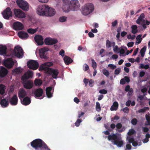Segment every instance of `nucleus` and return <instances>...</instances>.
<instances>
[{"mask_svg": "<svg viewBox=\"0 0 150 150\" xmlns=\"http://www.w3.org/2000/svg\"><path fill=\"white\" fill-rule=\"evenodd\" d=\"M119 51L120 54V56H122L123 55H122V54H124L125 52L124 49L123 48L120 49Z\"/></svg>", "mask_w": 150, "mask_h": 150, "instance_id": "6e6d98bb", "label": "nucleus"}, {"mask_svg": "<svg viewBox=\"0 0 150 150\" xmlns=\"http://www.w3.org/2000/svg\"><path fill=\"white\" fill-rule=\"evenodd\" d=\"M8 73V71L6 68L3 67L0 71V77H3L5 76Z\"/></svg>", "mask_w": 150, "mask_h": 150, "instance_id": "bb28decb", "label": "nucleus"}, {"mask_svg": "<svg viewBox=\"0 0 150 150\" xmlns=\"http://www.w3.org/2000/svg\"><path fill=\"white\" fill-rule=\"evenodd\" d=\"M13 54L18 58H21L23 56V51L22 48L19 45L16 46L14 49Z\"/></svg>", "mask_w": 150, "mask_h": 150, "instance_id": "20e7f679", "label": "nucleus"}, {"mask_svg": "<svg viewBox=\"0 0 150 150\" xmlns=\"http://www.w3.org/2000/svg\"><path fill=\"white\" fill-rule=\"evenodd\" d=\"M99 92L100 93L105 94L107 93L108 92L106 90L103 89L100 90L99 91Z\"/></svg>", "mask_w": 150, "mask_h": 150, "instance_id": "4d7b16f0", "label": "nucleus"}, {"mask_svg": "<svg viewBox=\"0 0 150 150\" xmlns=\"http://www.w3.org/2000/svg\"><path fill=\"white\" fill-rule=\"evenodd\" d=\"M134 132V130L133 129H130L128 132V134L129 135H133Z\"/></svg>", "mask_w": 150, "mask_h": 150, "instance_id": "5fc2aeb1", "label": "nucleus"}, {"mask_svg": "<svg viewBox=\"0 0 150 150\" xmlns=\"http://www.w3.org/2000/svg\"><path fill=\"white\" fill-rule=\"evenodd\" d=\"M121 71V69L120 68H118L115 71L114 74H115L117 75L119 74Z\"/></svg>", "mask_w": 150, "mask_h": 150, "instance_id": "603ef678", "label": "nucleus"}, {"mask_svg": "<svg viewBox=\"0 0 150 150\" xmlns=\"http://www.w3.org/2000/svg\"><path fill=\"white\" fill-rule=\"evenodd\" d=\"M91 61H92V67H93V69H94V70H96L97 66V65L96 62L93 59H91Z\"/></svg>", "mask_w": 150, "mask_h": 150, "instance_id": "c9c22d12", "label": "nucleus"}, {"mask_svg": "<svg viewBox=\"0 0 150 150\" xmlns=\"http://www.w3.org/2000/svg\"><path fill=\"white\" fill-rule=\"evenodd\" d=\"M39 64L38 62L34 60L29 61V68L33 70L37 69L38 67Z\"/></svg>", "mask_w": 150, "mask_h": 150, "instance_id": "4468645a", "label": "nucleus"}, {"mask_svg": "<svg viewBox=\"0 0 150 150\" xmlns=\"http://www.w3.org/2000/svg\"><path fill=\"white\" fill-rule=\"evenodd\" d=\"M43 64L45 67H49L52 66L53 65V63L52 62H45Z\"/></svg>", "mask_w": 150, "mask_h": 150, "instance_id": "4c0bfd02", "label": "nucleus"}, {"mask_svg": "<svg viewBox=\"0 0 150 150\" xmlns=\"http://www.w3.org/2000/svg\"><path fill=\"white\" fill-rule=\"evenodd\" d=\"M104 134L106 135H108V139L109 141L113 140L114 144L116 145L119 147H122L123 144V141L122 140L120 136H118L115 134H113L110 135L109 131L107 130L104 132Z\"/></svg>", "mask_w": 150, "mask_h": 150, "instance_id": "f257e3e1", "label": "nucleus"}, {"mask_svg": "<svg viewBox=\"0 0 150 150\" xmlns=\"http://www.w3.org/2000/svg\"><path fill=\"white\" fill-rule=\"evenodd\" d=\"M146 46H144L140 50V53L142 57H143L144 56L145 54V52L146 50Z\"/></svg>", "mask_w": 150, "mask_h": 150, "instance_id": "f704fd0d", "label": "nucleus"}, {"mask_svg": "<svg viewBox=\"0 0 150 150\" xmlns=\"http://www.w3.org/2000/svg\"><path fill=\"white\" fill-rule=\"evenodd\" d=\"M47 5H39L37 10V13L40 16H45Z\"/></svg>", "mask_w": 150, "mask_h": 150, "instance_id": "39448f33", "label": "nucleus"}, {"mask_svg": "<svg viewBox=\"0 0 150 150\" xmlns=\"http://www.w3.org/2000/svg\"><path fill=\"white\" fill-rule=\"evenodd\" d=\"M16 3L20 8L24 11L28 10V4L27 2L23 0H17Z\"/></svg>", "mask_w": 150, "mask_h": 150, "instance_id": "423d86ee", "label": "nucleus"}, {"mask_svg": "<svg viewBox=\"0 0 150 150\" xmlns=\"http://www.w3.org/2000/svg\"><path fill=\"white\" fill-rule=\"evenodd\" d=\"M21 79L24 88L28 89V71L22 76Z\"/></svg>", "mask_w": 150, "mask_h": 150, "instance_id": "1a4fd4ad", "label": "nucleus"}, {"mask_svg": "<svg viewBox=\"0 0 150 150\" xmlns=\"http://www.w3.org/2000/svg\"><path fill=\"white\" fill-rule=\"evenodd\" d=\"M103 73L107 77H108L110 74L109 72L106 69H105L103 71Z\"/></svg>", "mask_w": 150, "mask_h": 150, "instance_id": "8fccbe9b", "label": "nucleus"}, {"mask_svg": "<svg viewBox=\"0 0 150 150\" xmlns=\"http://www.w3.org/2000/svg\"><path fill=\"white\" fill-rule=\"evenodd\" d=\"M18 35L20 38L22 39L27 38L28 37V34L26 32L22 31L18 32Z\"/></svg>", "mask_w": 150, "mask_h": 150, "instance_id": "5701e85b", "label": "nucleus"}, {"mask_svg": "<svg viewBox=\"0 0 150 150\" xmlns=\"http://www.w3.org/2000/svg\"><path fill=\"white\" fill-rule=\"evenodd\" d=\"M5 86L3 84H0V93L1 94H3L5 93Z\"/></svg>", "mask_w": 150, "mask_h": 150, "instance_id": "72a5a7b5", "label": "nucleus"}, {"mask_svg": "<svg viewBox=\"0 0 150 150\" xmlns=\"http://www.w3.org/2000/svg\"><path fill=\"white\" fill-rule=\"evenodd\" d=\"M21 103L23 105H28V96H26L24 98L23 100L21 99Z\"/></svg>", "mask_w": 150, "mask_h": 150, "instance_id": "c756f323", "label": "nucleus"}, {"mask_svg": "<svg viewBox=\"0 0 150 150\" xmlns=\"http://www.w3.org/2000/svg\"><path fill=\"white\" fill-rule=\"evenodd\" d=\"M127 139L128 140L129 142L130 143H132L134 141V139L133 137H127Z\"/></svg>", "mask_w": 150, "mask_h": 150, "instance_id": "a18cd8bd", "label": "nucleus"}, {"mask_svg": "<svg viewBox=\"0 0 150 150\" xmlns=\"http://www.w3.org/2000/svg\"><path fill=\"white\" fill-rule=\"evenodd\" d=\"M59 53V54L63 57L64 55V51L63 50H61L60 51Z\"/></svg>", "mask_w": 150, "mask_h": 150, "instance_id": "338daca9", "label": "nucleus"}, {"mask_svg": "<svg viewBox=\"0 0 150 150\" xmlns=\"http://www.w3.org/2000/svg\"><path fill=\"white\" fill-rule=\"evenodd\" d=\"M137 122L138 121L137 119L134 118L132 120L131 123L133 125H135L137 124Z\"/></svg>", "mask_w": 150, "mask_h": 150, "instance_id": "3c124183", "label": "nucleus"}, {"mask_svg": "<svg viewBox=\"0 0 150 150\" xmlns=\"http://www.w3.org/2000/svg\"><path fill=\"white\" fill-rule=\"evenodd\" d=\"M18 94V96L20 99L22 98H23L27 95L26 92L23 88L20 89Z\"/></svg>", "mask_w": 150, "mask_h": 150, "instance_id": "412c9836", "label": "nucleus"}, {"mask_svg": "<svg viewBox=\"0 0 150 150\" xmlns=\"http://www.w3.org/2000/svg\"><path fill=\"white\" fill-rule=\"evenodd\" d=\"M111 42L109 40H107L106 41V45L107 48H109L111 47Z\"/></svg>", "mask_w": 150, "mask_h": 150, "instance_id": "37998d69", "label": "nucleus"}, {"mask_svg": "<svg viewBox=\"0 0 150 150\" xmlns=\"http://www.w3.org/2000/svg\"><path fill=\"white\" fill-rule=\"evenodd\" d=\"M7 47L5 45H0V55L5 54L6 53Z\"/></svg>", "mask_w": 150, "mask_h": 150, "instance_id": "b1692460", "label": "nucleus"}, {"mask_svg": "<svg viewBox=\"0 0 150 150\" xmlns=\"http://www.w3.org/2000/svg\"><path fill=\"white\" fill-rule=\"evenodd\" d=\"M42 83V80L36 79L34 81V83L36 86H40Z\"/></svg>", "mask_w": 150, "mask_h": 150, "instance_id": "2f4dec72", "label": "nucleus"}, {"mask_svg": "<svg viewBox=\"0 0 150 150\" xmlns=\"http://www.w3.org/2000/svg\"><path fill=\"white\" fill-rule=\"evenodd\" d=\"M34 39L35 42L37 43L38 45H42L43 43L42 37L40 35H37L35 36Z\"/></svg>", "mask_w": 150, "mask_h": 150, "instance_id": "6ab92c4d", "label": "nucleus"}, {"mask_svg": "<svg viewBox=\"0 0 150 150\" xmlns=\"http://www.w3.org/2000/svg\"><path fill=\"white\" fill-rule=\"evenodd\" d=\"M18 98L16 95H14L9 100V102L12 105H16L18 103Z\"/></svg>", "mask_w": 150, "mask_h": 150, "instance_id": "aec40b11", "label": "nucleus"}, {"mask_svg": "<svg viewBox=\"0 0 150 150\" xmlns=\"http://www.w3.org/2000/svg\"><path fill=\"white\" fill-rule=\"evenodd\" d=\"M108 67H110L112 69H114L116 67V66L115 65L112 64H108Z\"/></svg>", "mask_w": 150, "mask_h": 150, "instance_id": "864d4df0", "label": "nucleus"}, {"mask_svg": "<svg viewBox=\"0 0 150 150\" xmlns=\"http://www.w3.org/2000/svg\"><path fill=\"white\" fill-rule=\"evenodd\" d=\"M144 18V13H142L140 16L138 17V19L136 21V23L138 24H140L141 22L143 21V22L145 21V20H143Z\"/></svg>", "mask_w": 150, "mask_h": 150, "instance_id": "cd10ccee", "label": "nucleus"}, {"mask_svg": "<svg viewBox=\"0 0 150 150\" xmlns=\"http://www.w3.org/2000/svg\"><path fill=\"white\" fill-rule=\"evenodd\" d=\"M43 93V90L40 88L36 89L34 92V94L36 98L42 96Z\"/></svg>", "mask_w": 150, "mask_h": 150, "instance_id": "4be33fe9", "label": "nucleus"}, {"mask_svg": "<svg viewBox=\"0 0 150 150\" xmlns=\"http://www.w3.org/2000/svg\"><path fill=\"white\" fill-rule=\"evenodd\" d=\"M64 60L65 63L66 65H68L72 63L73 60L71 58L67 56H65L64 58Z\"/></svg>", "mask_w": 150, "mask_h": 150, "instance_id": "a878e982", "label": "nucleus"}, {"mask_svg": "<svg viewBox=\"0 0 150 150\" xmlns=\"http://www.w3.org/2000/svg\"><path fill=\"white\" fill-rule=\"evenodd\" d=\"M71 10L72 11H76L80 7V4L78 0H72L70 3Z\"/></svg>", "mask_w": 150, "mask_h": 150, "instance_id": "6e6552de", "label": "nucleus"}, {"mask_svg": "<svg viewBox=\"0 0 150 150\" xmlns=\"http://www.w3.org/2000/svg\"><path fill=\"white\" fill-rule=\"evenodd\" d=\"M47 74L51 75L53 78L57 79L59 74V71L57 69L49 68L47 69Z\"/></svg>", "mask_w": 150, "mask_h": 150, "instance_id": "0eeeda50", "label": "nucleus"}, {"mask_svg": "<svg viewBox=\"0 0 150 150\" xmlns=\"http://www.w3.org/2000/svg\"><path fill=\"white\" fill-rule=\"evenodd\" d=\"M14 62L12 58H8L4 62V65L7 68L10 69L13 67Z\"/></svg>", "mask_w": 150, "mask_h": 150, "instance_id": "ddd939ff", "label": "nucleus"}, {"mask_svg": "<svg viewBox=\"0 0 150 150\" xmlns=\"http://www.w3.org/2000/svg\"><path fill=\"white\" fill-rule=\"evenodd\" d=\"M118 22L117 20H115L114 22H112V24L113 27L115 26L117 24Z\"/></svg>", "mask_w": 150, "mask_h": 150, "instance_id": "e2e57ef3", "label": "nucleus"}, {"mask_svg": "<svg viewBox=\"0 0 150 150\" xmlns=\"http://www.w3.org/2000/svg\"><path fill=\"white\" fill-rule=\"evenodd\" d=\"M56 13L55 9L49 7L47 5V7L45 16H52L54 15Z\"/></svg>", "mask_w": 150, "mask_h": 150, "instance_id": "f3484780", "label": "nucleus"}, {"mask_svg": "<svg viewBox=\"0 0 150 150\" xmlns=\"http://www.w3.org/2000/svg\"><path fill=\"white\" fill-rule=\"evenodd\" d=\"M37 31L36 29H34L32 28L29 29V33L33 34L35 33Z\"/></svg>", "mask_w": 150, "mask_h": 150, "instance_id": "09e8293b", "label": "nucleus"}, {"mask_svg": "<svg viewBox=\"0 0 150 150\" xmlns=\"http://www.w3.org/2000/svg\"><path fill=\"white\" fill-rule=\"evenodd\" d=\"M13 12L15 16L18 18H23L25 17V13L19 9L14 8Z\"/></svg>", "mask_w": 150, "mask_h": 150, "instance_id": "9d476101", "label": "nucleus"}, {"mask_svg": "<svg viewBox=\"0 0 150 150\" xmlns=\"http://www.w3.org/2000/svg\"><path fill=\"white\" fill-rule=\"evenodd\" d=\"M12 72L16 73H21L22 72V71L20 69V67H18L13 69L12 71Z\"/></svg>", "mask_w": 150, "mask_h": 150, "instance_id": "79ce46f5", "label": "nucleus"}, {"mask_svg": "<svg viewBox=\"0 0 150 150\" xmlns=\"http://www.w3.org/2000/svg\"><path fill=\"white\" fill-rule=\"evenodd\" d=\"M125 79V82L129 83L130 81V79L127 76H125L124 78Z\"/></svg>", "mask_w": 150, "mask_h": 150, "instance_id": "774afa93", "label": "nucleus"}, {"mask_svg": "<svg viewBox=\"0 0 150 150\" xmlns=\"http://www.w3.org/2000/svg\"><path fill=\"white\" fill-rule=\"evenodd\" d=\"M96 110L98 112H99L101 110V107L100 103L97 102L96 103Z\"/></svg>", "mask_w": 150, "mask_h": 150, "instance_id": "e433bc0d", "label": "nucleus"}, {"mask_svg": "<svg viewBox=\"0 0 150 150\" xmlns=\"http://www.w3.org/2000/svg\"><path fill=\"white\" fill-rule=\"evenodd\" d=\"M131 28L132 29L131 31L132 33L135 34L137 32V25H133L131 26Z\"/></svg>", "mask_w": 150, "mask_h": 150, "instance_id": "7c9ffc66", "label": "nucleus"}, {"mask_svg": "<svg viewBox=\"0 0 150 150\" xmlns=\"http://www.w3.org/2000/svg\"><path fill=\"white\" fill-rule=\"evenodd\" d=\"M33 74V71L29 70V79L32 77Z\"/></svg>", "mask_w": 150, "mask_h": 150, "instance_id": "680f3d73", "label": "nucleus"}, {"mask_svg": "<svg viewBox=\"0 0 150 150\" xmlns=\"http://www.w3.org/2000/svg\"><path fill=\"white\" fill-rule=\"evenodd\" d=\"M120 48H119L117 46H115L113 48V51L115 52H117L118 50H120Z\"/></svg>", "mask_w": 150, "mask_h": 150, "instance_id": "69168bd1", "label": "nucleus"}, {"mask_svg": "<svg viewBox=\"0 0 150 150\" xmlns=\"http://www.w3.org/2000/svg\"><path fill=\"white\" fill-rule=\"evenodd\" d=\"M30 144L31 146L36 150L44 148L45 149H47L48 150H50L46 144L42 140L39 139L34 140L31 142Z\"/></svg>", "mask_w": 150, "mask_h": 150, "instance_id": "f03ea898", "label": "nucleus"}, {"mask_svg": "<svg viewBox=\"0 0 150 150\" xmlns=\"http://www.w3.org/2000/svg\"><path fill=\"white\" fill-rule=\"evenodd\" d=\"M148 107H144L143 108L139 110L138 111V112L140 113L141 112H144L148 109Z\"/></svg>", "mask_w": 150, "mask_h": 150, "instance_id": "c03bdc74", "label": "nucleus"}, {"mask_svg": "<svg viewBox=\"0 0 150 150\" xmlns=\"http://www.w3.org/2000/svg\"><path fill=\"white\" fill-rule=\"evenodd\" d=\"M12 27L15 30H18L23 29L24 28V26L21 23L16 21L13 23Z\"/></svg>", "mask_w": 150, "mask_h": 150, "instance_id": "2eb2a0df", "label": "nucleus"}, {"mask_svg": "<svg viewBox=\"0 0 150 150\" xmlns=\"http://www.w3.org/2000/svg\"><path fill=\"white\" fill-rule=\"evenodd\" d=\"M48 68H49V67H45L43 64L40 66L39 68V70L40 71L44 70L45 71V73L47 74V72L46 71L47 70V69Z\"/></svg>", "mask_w": 150, "mask_h": 150, "instance_id": "473e14b6", "label": "nucleus"}, {"mask_svg": "<svg viewBox=\"0 0 150 150\" xmlns=\"http://www.w3.org/2000/svg\"><path fill=\"white\" fill-rule=\"evenodd\" d=\"M142 35H139L137 36L136 39L137 42H136V44L137 43V44L140 43L142 41V38H141Z\"/></svg>", "mask_w": 150, "mask_h": 150, "instance_id": "58836bf2", "label": "nucleus"}, {"mask_svg": "<svg viewBox=\"0 0 150 150\" xmlns=\"http://www.w3.org/2000/svg\"><path fill=\"white\" fill-rule=\"evenodd\" d=\"M0 103L1 106L3 108L6 107L9 104L8 101L6 98H4L2 99L0 101Z\"/></svg>", "mask_w": 150, "mask_h": 150, "instance_id": "393cba45", "label": "nucleus"}, {"mask_svg": "<svg viewBox=\"0 0 150 150\" xmlns=\"http://www.w3.org/2000/svg\"><path fill=\"white\" fill-rule=\"evenodd\" d=\"M118 105L119 104L117 102H114L110 108V110L111 111L116 110L118 108Z\"/></svg>", "mask_w": 150, "mask_h": 150, "instance_id": "c85d7f7f", "label": "nucleus"}, {"mask_svg": "<svg viewBox=\"0 0 150 150\" xmlns=\"http://www.w3.org/2000/svg\"><path fill=\"white\" fill-rule=\"evenodd\" d=\"M122 124L120 123H118L116 125V127L118 129H120L122 127Z\"/></svg>", "mask_w": 150, "mask_h": 150, "instance_id": "bf43d9fd", "label": "nucleus"}, {"mask_svg": "<svg viewBox=\"0 0 150 150\" xmlns=\"http://www.w3.org/2000/svg\"><path fill=\"white\" fill-rule=\"evenodd\" d=\"M67 20V17L65 16H62L59 18V21L62 22H63Z\"/></svg>", "mask_w": 150, "mask_h": 150, "instance_id": "49530a36", "label": "nucleus"}, {"mask_svg": "<svg viewBox=\"0 0 150 150\" xmlns=\"http://www.w3.org/2000/svg\"><path fill=\"white\" fill-rule=\"evenodd\" d=\"M81 122L82 120L81 119H77L76 122L75 123V125L76 127H79L80 125V123Z\"/></svg>", "mask_w": 150, "mask_h": 150, "instance_id": "de8ad7c7", "label": "nucleus"}, {"mask_svg": "<svg viewBox=\"0 0 150 150\" xmlns=\"http://www.w3.org/2000/svg\"><path fill=\"white\" fill-rule=\"evenodd\" d=\"M68 0H65L63 1L62 8L63 11L66 12H69L71 9Z\"/></svg>", "mask_w": 150, "mask_h": 150, "instance_id": "dca6fc26", "label": "nucleus"}, {"mask_svg": "<svg viewBox=\"0 0 150 150\" xmlns=\"http://www.w3.org/2000/svg\"><path fill=\"white\" fill-rule=\"evenodd\" d=\"M122 110L125 113H128L129 111V109L128 107H125L122 109Z\"/></svg>", "mask_w": 150, "mask_h": 150, "instance_id": "052dcab7", "label": "nucleus"}, {"mask_svg": "<svg viewBox=\"0 0 150 150\" xmlns=\"http://www.w3.org/2000/svg\"><path fill=\"white\" fill-rule=\"evenodd\" d=\"M52 89V86H50L47 87L46 89V93L51 92Z\"/></svg>", "mask_w": 150, "mask_h": 150, "instance_id": "13d9d810", "label": "nucleus"}, {"mask_svg": "<svg viewBox=\"0 0 150 150\" xmlns=\"http://www.w3.org/2000/svg\"><path fill=\"white\" fill-rule=\"evenodd\" d=\"M140 66L141 68L142 69H148L149 67V65L148 64L144 65L143 64H141Z\"/></svg>", "mask_w": 150, "mask_h": 150, "instance_id": "a19ab883", "label": "nucleus"}, {"mask_svg": "<svg viewBox=\"0 0 150 150\" xmlns=\"http://www.w3.org/2000/svg\"><path fill=\"white\" fill-rule=\"evenodd\" d=\"M134 43L132 42H129L127 43V46L128 47H132L134 45Z\"/></svg>", "mask_w": 150, "mask_h": 150, "instance_id": "0e129e2a", "label": "nucleus"}, {"mask_svg": "<svg viewBox=\"0 0 150 150\" xmlns=\"http://www.w3.org/2000/svg\"><path fill=\"white\" fill-rule=\"evenodd\" d=\"M2 14L4 18L6 19H9L12 16V12L9 7H7L3 11Z\"/></svg>", "mask_w": 150, "mask_h": 150, "instance_id": "f8f14e48", "label": "nucleus"}, {"mask_svg": "<svg viewBox=\"0 0 150 150\" xmlns=\"http://www.w3.org/2000/svg\"><path fill=\"white\" fill-rule=\"evenodd\" d=\"M94 9V6L91 3H88L84 7L82 11L83 14L86 16L92 12Z\"/></svg>", "mask_w": 150, "mask_h": 150, "instance_id": "7ed1b4c3", "label": "nucleus"}, {"mask_svg": "<svg viewBox=\"0 0 150 150\" xmlns=\"http://www.w3.org/2000/svg\"><path fill=\"white\" fill-rule=\"evenodd\" d=\"M145 117L148 123L146 125H150V114L148 115L146 114Z\"/></svg>", "mask_w": 150, "mask_h": 150, "instance_id": "ea45409f", "label": "nucleus"}, {"mask_svg": "<svg viewBox=\"0 0 150 150\" xmlns=\"http://www.w3.org/2000/svg\"><path fill=\"white\" fill-rule=\"evenodd\" d=\"M57 42L56 39L46 38L45 40V43L47 45H53L56 43Z\"/></svg>", "mask_w": 150, "mask_h": 150, "instance_id": "a211bd4d", "label": "nucleus"}, {"mask_svg": "<svg viewBox=\"0 0 150 150\" xmlns=\"http://www.w3.org/2000/svg\"><path fill=\"white\" fill-rule=\"evenodd\" d=\"M49 50L47 47H44L40 49L39 50V54L40 57L42 59H47V54Z\"/></svg>", "mask_w": 150, "mask_h": 150, "instance_id": "9b49d317", "label": "nucleus"}]
</instances>
